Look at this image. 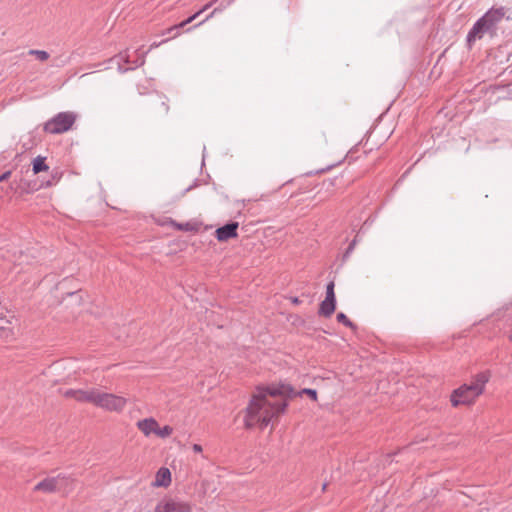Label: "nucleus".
I'll list each match as a JSON object with an SVG mask.
<instances>
[{"label":"nucleus","instance_id":"3","mask_svg":"<svg viewBox=\"0 0 512 512\" xmlns=\"http://www.w3.org/2000/svg\"><path fill=\"white\" fill-rule=\"evenodd\" d=\"M73 486V479L64 475H57L41 480L34 486L33 490L44 494L61 493L67 495L73 490Z\"/></svg>","mask_w":512,"mask_h":512},{"label":"nucleus","instance_id":"22","mask_svg":"<svg viewBox=\"0 0 512 512\" xmlns=\"http://www.w3.org/2000/svg\"><path fill=\"white\" fill-rule=\"evenodd\" d=\"M291 302L295 305H298L300 303V300L297 297H292Z\"/></svg>","mask_w":512,"mask_h":512},{"label":"nucleus","instance_id":"15","mask_svg":"<svg viewBox=\"0 0 512 512\" xmlns=\"http://www.w3.org/2000/svg\"><path fill=\"white\" fill-rule=\"evenodd\" d=\"M171 225L175 229L180 230V231H193V232H197L199 230V225L196 224V223H192V222L177 223L175 221H171Z\"/></svg>","mask_w":512,"mask_h":512},{"label":"nucleus","instance_id":"21","mask_svg":"<svg viewBox=\"0 0 512 512\" xmlns=\"http://www.w3.org/2000/svg\"><path fill=\"white\" fill-rule=\"evenodd\" d=\"M11 175V171H7L0 175V182L6 181Z\"/></svg>","mask_w":512,"mask_h":512},{"label":"nucleus","instance_id":"1","mask_svg":"<svg viewBox=\"0 0 512 512\" xmlns=\"http://www.w3.org/2000/svg\"><path fill=\"white\" fill-rule=\"evenodd\" d=\"M291 393V387L284 384L258 387L245 410V427H266L284 413L287 407V398L291 396Z\"/></svg>","mask_w":512,"mask_h":512},{"label":"nucleus","instance_id":"16","mask_svg":"<svg viewBox=\"0 0 512 512\" xmlns=\"http://www.w3.org/2000/svg\"><path fill=\"white\" fill-rule=\"evenodd\" d=\"M211 6V3L209 4H206L203 9H201L200 11H198L197 13H195L194 15H192L191 17H189L188 19H186L185 21L181 22L179 25H176L174 27H171L169 28V32L174 30V29H177V28H181V27H184L186 26L187 24L191 23L193 20H195L196 18H198V16L204 12L205 10H207L209 7Z\"/></svg>","mask_w":512,"mask_h":512},{"label":"nucleus","instance_id":"8","mask_svg":"<svg viewBox=\"0 0 512 512\" xmlns=\"http://www.w3.org/2000/svg\"><path fill=\"white\" fill-rule=\"evenodd\" d=\"M153 512H193L190 502L164 497L154 507Z\"/></svg>","mask_w":512,"mask_h":512},{"label":"nucleus","instance_id":"18","mask_svg":"<svg viewBox=\"0 0 512 512\" xmlns=\"http://www.w3.org/2000/svg\"><path fill=\"white\" fill-rule=\"evenodd\" d=\"M306 394L308 397H310L313 401H317V391L314 389L305 388L301 390L298 395Z\"/></svg>","mask_w":512,"mask_h":512},{"label":"nucleus","instance_id":"14","mask_svg":"<svg viewBox=\"0 0 512 512\" xmlns=\"http://www.w3.org/2000/svg\"><path fill=\"white\" fill-rule=\"evenodd\" d=\"M33 173L38 174L40 172H46L49 170V166L45 163V157L37 156L33 162Z\"/></svg>","mask_w":512,"mask_h":512},{"label":"nucleus","instance_id":"4","mask_svg":"<svg viewBox=\"0 0 512 512\" xmlns=\"http://www.w3.org/2000/svg\"><path fill=\"white\" fill-rule=\"evenodd\" d=\"M506 15L503 7L491 8L473 26L468 34V42L480 38L484 31L489 30L498 24Z\"/></svg>","mask_w":512,"mask_h":512},{"label":"nucleus","instance_id":"11","mask_svg":"<svg viewBox=\"0 0 512 512\" xmlns=\"http://www.w3.org/2000/svg\"><path fill=\"white\" fill-rule=\"evenodd\" d=\"M238 227L239 224L237 222L226 224L216 229L215 236L219 242H226L230 239H235L238 237Z\"/></svg>","mask_w":512,"mask_h":512},{"label":"nucleus","instance_id":"10","mask_svg":"<svg viewBox=\"0 0 512 512\" xmlns=\"http://www.w3.org/2000/svg\"><path fill=\"white\" fill-rule=\"evenodd\" d=\"M336 308V298L334 293V282H330L326 288V297L321 302L319 314L324 317L331 316Z\"/></svg>","mask_w":512,"mask_h":512},{"label":"nucleus","instance_id":"2","mask_svg":"<svg viewBox=\"0 0 512 512\" xmlns=\"http://www.w3.org/2000/svg\"><path fill=\"white\" fill-rule=\"evenodd\" d=\"M490 378L491 372L488 370L475 374L470 383L461 385L451 393V405L453 407L473 405L484 393Z\"/></svg>","mask_w":512,"mask_h":512},{"label":"nucleus","instance_id":"20","mask_svg":"<svg viewBox=\"0 0 512 512\" xmlns=\"http://www.w3.org/2000/svg\"><path fill=\"white\" fill-rule=\"evenodd\" d=\"M192 450L196 454H201L203 452V448H202V446L200 444H193L192 445Z\"/></svg>","mask_w":512,"mask_h":512},{"label":"nucleus","instance_id":"6","mask_svg":"<svg viewBox=\"0 0 512 512\" xmlns=\"http://www.w3.org/2000/svg\"><path fill=\"white\" fill-rule=\"evenodd\" d=\"M136 427L145 437L155 436L160 439H167L174 432L172 426H161L160 423L153 417H147L139 420L136 423Z\"/></svg>","mask_w":512,"mask_h":512},{"label":"nucleus","instance_id":"7","mask_svg":"<svg viewBox=\"0 0 512 512\" xmlns=\"http://www.w3.org/2000/svg\"><path fill=\"white\" fill-rule=\"evenodd\" d=\"M76 121L72 112H61L44 124V131L50 134H61L71 129Z\"/></svg>","mask_w":512,"mask_h":512},{"label":"nucleus","instance_id":"12","mask_svg":"<svg viewBox=\"0 0 512 512\" xmlns=\"http://www.w3.org/2000/svg\"><path fill=\"white\" fill-rule=\"evenodd\" d=\"M172 483V474L169 468L161 467L157 470L151 485L154 488H168Z\"/></svg>","mask_w":512,"mask_h":512},{"label":"nucleus","instance_id":"9","mask_svg":"<svg viewBox=\"0 0 512 512\" xmlns=\"http://www.w3.org/2000/svg\"><path fill=\"white\" fill-rule=\"evenodd\" d=\"M97 390L95 388L91 389H68L64 392V397L74 399L77 402L81 403H91L95 404Z\"/></svg>","mask_w":512,"mask_h":512},{"label":"nucleus","instance_id":"23","mask_svg":"<svg viewBox=\"0 0 512 512\" xmlns=\"http://www.w3.org/2000/svg\"><path fill=\"white\" fill-rule=\"evenodd\" d=\"M509 339L512 341V334L509 336Z\"/></svg>","mask_w":512,"mask_h":512},{"label":"nucleus","instance_id":"5","mask_svg":"<svg viewBox=\"0 0 512 512\" xmlns=\"http://www.w3.org/2000/svg\"><path fill=\"white\" fill-rule=\"evenodd\" d=\"M128 404L127 398L108 392L97 390L94 406L114 413H122Z\"/></svg>","mask_w":512,"mask_h":512},{"label":"nucleus","instance_id":"13","mask_svg":"<svg viewBox=\"0 0 512 512\" xmlns=\"http://www.w3.org/2000/svg\"><path fill=\"white\" fill-rule=\"evenodd\" d=\"M67 296L71 299L74 305H82L88 300V294L82 290L69 292Z\"/></svg>","mask_w":512,"mask_h":512},{"label":"nucleus","instance_id":"17","mask_svg":"<svg viewBox=\"0 0 512 512\" xmlns=\"http://www.w3.org/2000/svg\"><path fill=\"white\" fill-rule=\"evenodd\" d=\"M29 54L35 55L40 61H46L49 58V54L44 50H30Z\"/></svg>","mask_w":512,"mask_h":512},{"label":"nucleus","instance_id":"19","mask_svg":"<svg viewBox=\"0 0 512 512\" xmlns=\"http://www.w3.org/2000/svg\"><path fill=\"white\" fill-rule=\"evenodd\" d=\"M337 320H338L339 322L344 323L345 325H350V324H351V323H350V321H349V319H348V318L346 317V315H345V314H343V313H339V314L337 315Z\"/></svg>","mask_w":512,"mask_h":512}]
</instances>
